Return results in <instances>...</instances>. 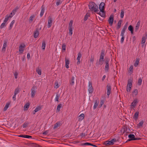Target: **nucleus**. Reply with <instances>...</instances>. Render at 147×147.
<instances>
[{"label": "nucleus", "instance_id": "49530a36", "mask_svg": "<svg viewBox=\"0 0 147 147\" xmlns=\"http://www.w3.org/2000/svg\"><path fill=\"white\" fill-rule=\"evenodd\" d=\"M127 128L125 127H123L121 130V131L123 132V134H125V132L126 131Z\"/></svg>", "mask_w": 147, "mask_h": 147}, {"label": "nucleus", "instance_id": "4c0bfd02", "mask_svg": "<svg viewBox=\"0 0 147 147\" xmlns=\"http://www.w3.org/2000/svg\"><path fill=\"white\" fill-rule=\"evenodd\" d=\"M69 34L71 36L73 34V28H69Z\"/></svg>", "mask_w": 147, "mask_h": 147}, {"label": "nucleus", "instance_id": "5701e85b", "mask_svg": "<svg viewBox=\"0 0 147 147\" xmlns=\"http://www.w3.org/2000/svg\"><path fill=\"white\" fill-rule=\"evenodd\" d=\"M20 137L26 138H32V137L31 136L27 135H20L18 136Z\"/></svg>", "mask_w": 147, "mask_h": 147}, {"label": "nucleus", "instance_id": "a878e982", "mask_svg": "<svg viewBox=\"0 0 147 147\" xmlns=\"http://www.w3.org/2000/svg\"><path fill=\"white\" fill-rule=\"evenodd\" d=\"M30 106V104L29 103L27 102L26 103L24 106V110L26 111L27 110L28 108Z\"/></svg>", "mask_w": 147, "mask_h": 147}, {"label": "nucleus", "instance_id": "412c9836", "mask_svg": "<svg viewBox=\"0 0 147 147\" xmlns=\"http://www.w3.org/2000/svg\"><path fill=\"white\" fill-rule=\"evenodd\" d=\"M46 42L45 40H43L41 46V48L42 50H45L46 47Z\"/></svg>", "mask_w": 147, "mask_h": 147}, {"label": "nucleus", "instance_id": "f03ea898", "mask_svg": "<svg viewBox=\"0 0 147 147\" xmlns=\"http://www.w3.org/2000/svg\"><path fill=\"white\" fill-rule=\"evenodd\" d=\"M105 55L104 51L103 50H102L98 65H101L102 64L103 62L104 61Z\"/></svg>", "mask_w": 147, "mask_h": 147}, {"label": "nucleus", "instance_id": "c756f323", "mask_svg": "<svg viewBox=\"0 0 147 147\" xmlns=\"http://www.w3.org/2000/svg\"><path fill=\"white\" fill-rule=\"evenodd\" d=\"M128 30L130 31L131 34L133 33V26L131 25H130L128 28Z\"/></svg>", "mask_w": 147, "mask_h": 147}, {"label": "nucleus", "instance_id": "f8f14e48", "mask_svg": "<svg viewBox=\"0 0 147 147\" xmlns=\"http://www.w3.org/2000/svg\"><path fill=\"white\" fill-rule=\"evenodd\" d=\"M78 56L77 58L78 61L77 63V64H79L80 63V59L82 56V55L81 53L79 52L78 53Z\"/></svg>", "mask_w": 147, "mask_h": 147}, {"label": "nucleus", "instance_id": "4be33fe9", "mask_svg": "<svg viewBox=\"0 0 147 147\" xmlns=\"http://www.w3.org/2000/svg\"><path fill=\"white\" fill-rule=\"evenodd\" d=\"M105 144L107 146L112 145L113 144V143L111 141H106L105 143Z\"/></svg>", "mask_w": 147, "mask_h": 147}, {"label": "nucleus", "instance_id": "13d9d810", "mask_svg": "<svg viewBox=\"0 0 147 147\" xmlns=\"http://www.w3.org/2000/svg\"><path fill=\"white\" fill-rule=\"evenodd\" d=\"M143 124V122L142 121H140L138 123V125L139 127L142 126Z\"/></svg>", "mask_w": 147, "mask_h": 147}, {"label": "nucleus", "instance_id": "cd10ccee", "mask_svg": "<svg viewBox=\"0 0 147 147\" xmlns=\"http://www.w3.org/2000/svg\"><path fill=\"white\" fill-rule=\"evenodd\" d=\"M60 97V94H59L58 93H57L56 94V97L55 98V101H57V102H59V100Z\"/></svg>", "mask_w": 147, "mask_h": 147}, {"label": "nucleus", "instance_id": "680f3d73", "mask_svg": "<svg viewBox=\"0 0 147 147\" xmlns=\"http://www.w3.org/2000/svg\"><path fill=\"white\" fill-rule=\"evenodd\" d=\"M86 135V134L85 133H82V134H81L80 136L82 137H84Z\"/></svg>", "mask_w": 147, "mask_h": 147}, {"label": "nucleus", "instance_id": "864d4df0", "mask_svg": "<svg viewBox=\"0 0 147 147\" xmlns=\"http://www.w3.org/2000/svg\"><path fill=\"white\" fill-rule=\"evenodd\" d=\"M66 49V45L63 44L62 47V50L63 51H65Z\"/></svg>", "mask_w": 147, "mask_h": 147}, {"label": "nucleus", "instance_id": "603ef678", "mask_svg": "<svg viewBox=\"0 0 147 147\" xmlns=\"http://www.w3.org/2000/svg\"><path fill=\"white\" fill-rule=\"evenodd\" d=\"M133 65H131L129 70V71L132 73L133 72Z\"/></svg>", "mask_w": 147, "mask_h": 147}, {"label": "nucleus", "instance_id": "72a5a7b5", "mask_svg": "<svg viewBox=\"0 0 147 147\" xmlns=\"http://www.w3.org/2000/svg\"><path fill=\"white\" fill-rule=\"evenodd\" d=\"M36 71L39 75H41V69H40L39 68H37L36 69Z\"/></svg>", "mask_w": 147, "mask_h": 147}, {"label": "nucleus", "instance_id": "dca6fc26", "mask_svg": "<svg viewBox=\"0 0 147 147\" xmlns=\"http://www.w3.org/2000/svg\"><path fill=\"white\" fill-rule=\"evenodd\" d=\"M12 17V16H11L10 15H6L3 22H4L6 23L8 21L9 18H11Z\"/></svg>", "mask_w": 147, "mask_h": 147}, {"label": "nucleus", "instance_id": "6ab92c4d", "mask_svg": "<svg viewBox=\"0 0 147 147\" xmlns=\"http://www.w3.org/2000/svg\"><path fill=\"white\" fill-rule=\"evenodd\" d=\"M139 58H136V61L134 64V65L135 67H136L137 66L139 63Z\"/></svg>", "mask_w": 147, "mask_h": 147}, {"label": "nucleus", "instance_id": "0eeeda50", "mask_svg": "<svg viewBox=\"0 0 147 147\" xmlns=\"http://www.w3.org/2000/svg\"><path fill=\"white\" fill-rule=\"evenodd\" d=\"M138 103V100L136 99L134 100L133 102L131 103V108H135L136 106Z\"/></svg>", "mask_w": 147, "mask_h": 147}, {"label": "nucleus", "instance_id": "bb28decb", "mask_svg": "<svg viewBox=\"0 0 147 147\" xmlns=\"http://www.w3.org/2000/svg\"><path fill=\"white\" fill-rule=\"evenodd\" d=\"M10 103L9 102H7L6 103V105L5 106L4 109L3 111H5L9 107V105H10Z\"/></svg>", "mask_w": 147, "mask_h": 147}, {"label": "nucleus", "instance_id": "ddd939ff", "mask_svg": "<svg viewBox=\"0 0 147 147\" xmlns=\"http://www.w3.org/2000/svg\"><path fill=\"white\" fill-rule=\"evenodd\" d=\"M105 3L104 2H101L99 6V9L100 11L104 10L105 9Z\"/></svg>", "mask_w": 147, "mask_h": 147}, {"label": "nucleus", "instance_id": "58836bf2", "mask_svg": "<svg viewBox=\"0 0 147 147\" xmlns=\"http://www.w3.org/2000/svg\"><path fill=\"white\" fill-rule=\"evenodd\" d=\"M61 106V104H59L58 105L57 108V111L59 112L60 111Z\"/></svg>", "mask_w": 147, "mask_h": 147}, {"label": "nucleus", "instance_id": "0e129e2a", "mask_svg": "<svg viewBox=\"0 0 147 147\" xmlns=\"http://www.w3.org/2000/svg\"><path fill=\"white\" fill-rule=\"evenodd\" d=\"M124 36H122V37L121 40V43H122L124 41Z\"/></svg>", "mask_w": 147, "mask_h": 147}, {"label": "nucleus", "instance_id": "473e14b6", "mask_svg": "<svg viewBox=\"0 0 147 147\" xmlns=\"http://www.w3.org/2000/svg\"><path fill=\"white\" fill-rule=\"evenodd\" d=\"M39 34V32L38 31H36L34 33V38H37Z\"/></svg>", "mask_w": 147, "mask_h": 147}, {"label": "nucleus", "instance_id": "6e6d98bb", "mask_svg": "<svg viewBox=\"0 0 147 147\" xmlns=\"http://www.w3.org/2000/svg\"><path fill=\"white\" fill-rule=\"evenodd\" d=\"M16 12V9H13L11 12L10 13V15H11V16H12L15 15V13Z\"/></svg>", "mask_w": 147, "mask_h": 147}, {"label": "nucleus", "instance_id": "c03bdc74", "mask_svg": "<svg viewBox=\"0 0 147 147\" xmlns=\"http://www.w3.org/2000/svg\"><path fill=\"white\" fill-rule=\"evenodd\" d=\"M94 56H91L90 60V62L92 63L94 62Z\"/></svg>", "mask_w": 147, "mask_h": 147}, {"label": "nucleus", "instance_id": "6e6552de", "mask_svg": "<svg viewBox=\"0 0 147 147\" xmlns=\"http://www.w3.org/2000/svg\"><path fill=\"white\" fill-rule=\"evenodd\" d=\"M53 20L51 17L49 16L48 18V23L47 24V28H49L51 27L52 23Z\"/></svg>", "mask_w": 147, "mask_h": 147}, {"label": "nucleus", "instance_id": "9b49d317", "mask_svg": "<svg viewBox=\"0 0 147 147\" xmlns=\"http://www.w3.org/2000/svg\"><path fill=\"white\" fill-rule=\"evenodd\" d=\"M109 61H106V65L105 67V71L106 72L108 71L109 68Z\"/></svg>", "mask_w": 147, "mask_h": 147}, {"label": "nucleus", "instance_id": "39448f33", "mask_svg": "<svg viewBox=\"0 0 147 147\" xmlns=\"http://www.w3.org/2000/svg\"><path fill=\"white\" fill-rule=\"evenodd\" d=\"M132 82L131 80H129L127 86V91L129 92L132 87Z\"/></svg>", "mask_w": 147, "mask_h": 147}, {"label": "nucleus", "instance_id": "7ed1b4c3", "mask_svg": "<svg viewBox=\"0 0 147 147\" xmlns=\"http://www.w3.org/2000/svg\"><path fill=\"white\" fill-rule=\"evenodd\" d=\"M37 88L36 86H33L31 89V96L32 97H34L36 92Z\"/></svg>", "mask_w": 147, "mask_h": 147}, {"label": "nucleus", "instance_id": "f3484780", "mask_svg": "<svg viewBox=\"0 0 147 147\" xmlns=\"http://www.w3.org/2000/svg\"><path fill=\"white\" fill-rule=\"evenodd\" d=\"M74 79L75 78L73 76L71 77V79L69 81L70 85L71 86H73L74 84Z\"/></svg>", "mask_w": 147, "mask_h": 147}, {"label": "nucleus", "instance_id": "423d86ee", "mask_svg": "<svg viewBox=\"0 0 147 147\" xmlns=\"http://www.w3.org/2000/svg\"><path fill=\"white\" fill-rule=\"evenodd\" d=\"M88 90L89 93L90 94L92 93L93 91V88L92 86V83L90 82H89L88 83Z\"/></svg>", "mask_w": 147, "mask_h": 147}, {"label": "nucleus", "instance_id": "79ce46f5", "mask_svg": "<svg viewBox=\"0 0 147 147\" xmlns=\"http://www.w3.org/2000/svg\"><path fill=\"white\" fill-rule=\"evenodd\" d=\"M44 12H45L44 8H43L41 10L40 14V15L41 17H42L44 13Z\"/></svg>", "mask_w": 147, "mask_h": 147}, {"label": "nucleus", "instance_id": "bf43d9fd", "mask_svg": "<svg viewBox=\"0 0 147 147\" xmlns=\"http://www.w3.org/2000/svg\"><path fill=\"white\" fill-rule=\"evenodd\" d=\"M89 16L86 14L84 16V21H86L88 19Z\"/></svg>", "mask_w": 147, "mask_h": 147}, {"label": "nucleus", "instance_id": "052dcab7", "mask_svg": "<svg viewBox=\"0 0 147 147\" xmlns=\"http://www.w3.org/2000/svg\"><path fill=\"white\" fill-rule=\"evenodd\" d=\"M28 125V124L27 123H25L22 126L23 128H25Z\"/></svg>", "mask_w": 147, "mask_h": 147}, {"label": "nucleus", "instance_id": "f257e3e1", "mask_svg": "<svg viewBox=\"0 0 147 147\" xmlns=\"http://www.w3.org/2000/svg\"><path fill=\"white\" fill-rule=\"evenodd\" d=\"M88 6L91 10L96 12L98 11V8L97 5L92 2L89 3Z\"/></svg>", "mask_w": 147, "mask_h": 147}, {"label": "nucleus", "instance_id": "f704fd0d", "mask_svg": "<svg viewBox=\"0 0 147 147\" xmlns=\"http://www.w3.org/2000/svg\"><path fill=\"white\" fill-rule=\"evenodd\" d=\"M41 109V107L40 106H38L35 108L34 110V112L36 113Z\"/></svg>", "mask_w": 147, "mask_h": 147}, {"label": "nucleus", "instance_id": "2f4dec72", "mask_svg": "<svg viewBox=\"0 0 147 147\" xmlns=\"http://www.w3.org/2000/svg\"><path fill=\"white\" fill-rule=\"evenodd\" d=\"M35 17V16L34 15H33L31 16L29 18V22L30 23H31L33 21L34 19V18Z\"/></svg>", "mask_w": 147, "mask_h": 147}, {"label": "nucleus", "instance_id": "de8ad7c7", "mask_svg": "<svg viewBox=\"0 0 147 147\" xmlns=\"http://www.w3.org/2000/svg\"><path fill=\"white\" fill-rule=\"evenodd\" d=\"M62 2V0H57L56 2V5L57 6L61 4Z\"/></svg>", "mask_w": 147, "mask_h": 147}, {"label": "nucleus", "instance_id": "338daca9", "mask_svg": "<svg viewBox=\"0 0 147 147\" xmlns=\"http://www.w3.org/2000/svg\"><path fill=\"white\" fill-rule=\"evenodd\" d=\"M111 141L113 143V144L115 142H116V139L114 138L112 139L111 140Z\"/></svg>", "mask_w": 147, "mask_h": 147}, {"label": "nucleus", "instance_id": "e2e57ef3", "mask_svg": "<svg viewBox=\"0 0 147 147\" xmlns=\"http://www.w3.org/2000/svg\"><path fill=\"white\" fill-rule=\"evenodd\" d=\"M14 75L15 78L16 79H17L18 78V73L17 72H16L14 73Z\"/></svg>", "mask_w": 147, "mask_h": 147}, {"label": "nucleus", "instance_id": "7c9ffc66", "mask_svg": "<svg viewBox=\"0 0 147 147\" xmlns=\"http://www.w3.org/2000/svg\"><path fill=\"white\" fill-rule=\"evenodd\" d=\"M99 103V102L97 100L95 101L94 105L93 106V109H95L96 108V107L98 106Z\"/></svg>", "mask_w": 147, "mask_h": 147}, {"label": "nucleus", "instance_id": "20e7f679", "mask_svg": "<svg viewBox=\"0 0 147 147\" xmlns=\"http://www.w3.org/2000/svg\"><path fill=\"white\" fill-rule=\"evenodd\" d=\"M25 47V45L24 43H22L20 45L19 48V53L21 54L23 53Z\"/></svg>", "mask_w": 147, "mask_h": 147}, {"label": "nucleus", "instance_id": "b1692460", "mask_svg": "<svg viewBox=\"0 0 147 147\" xmlns=\"http://www.w3.org/2000/svg\"><path fill=\"white\" fill-rule=\"evenodd\" d=\"M99 14L102 17H104L105 16V13L104 10L100 11Z\"/></svg>", "mask_w": 147, "mask_h": 147}, {"label": "nucleus", "instance_id": "8fccbe9b", "mask_svg": "<svg viewBox=\"0 0 147 147\" xmlns=\"http://www.w3.org/2000/svg\"><path fill=\"white\" fill-rule=\"evenodd\" d=\"M73 21L72 20H70L69 22V28H73L72 27V24H73Z\"/></svg>", "mask_w": 147, "mask_h": 147}, {"label": "nucleus", "instance_id": "3c124183", "mask_svg": "<svg viewBox=\"0 0 147 147\" xmlns=\"http://www.w3.org/2000/svg\"><path fill=\"white\" fill-rule=\"evenodd\" d=\"M19 91V88H16L15 90L14 94H18Z\"/></svg>", "mask_w": 147, "mask_h": 147}, {"label": "nucleus", "instance_id": "a19ab883", "mask_svg": "<svg viewBox=\"0 0 147 147\" xmlns=\"http://www.w3.org/2000/svg\"><path fill=\"white\" fill-rule=\"evenodd\" d=\"M121 22H122L121 20H119L118 22L117 23V29H119L120 28V27L121 26Z\"/></svg>", "mask_w": 147, "mask_h": 147}, {"label": "nucleus", "instance_id": "4d7b16f0", "mask_svg": "<svg viewBox=\"0 0 147 147\" xmlns=\"http://www.w3.org/2000/svg\"><path fill=\"white\" fill-rule=\"evenodd\" d=\"M59 87V86L58 85V82H56L55 83V88H57Z\"/></svg>", "mask_w": 147, "mask_h": 147}, {"label": "nucleus", "instance_id": "09e8293b", "mask_svg": "<svg viewBox=\"0 0 147 147\" xmlns=\"http://www.w3.org/2000/svg\"><path fill=\"white\" fill-rule=\"evenodd\" d=\"M124 16V11L123 10H121V13H120V17L121 18H123Z\"/></svg>", "mask_w": 147, "mask_h": 147}, {"label": "nucleus", "instance_id": "2eb2a0df", "mask_svg": "<svg viewBox=\"0 0 147 147\" xmlns=\"http://www.w3.org/2000/svg\"><path fill=\"white\" fill-rule=\"evenodd\" d=\"M62 125L61 123L59 121H58L54 125V127H53L54 129H55L57 128L58 127L61 126Z\"/></svg>", "mask_w": 147, "mask_h": 147}, {"label": "nucleus", "instance_id": "1a4fd4ad", "mask_svg": "<svg viewBox=\"0 0 147 147\" xmlns=\"http://www.w3.org/2000/svg\"><path fill=\"white\" fill-rule=\"evenodd\" d=\"M107 93L108 96H109L111 92V87L109 84L107 85Z\"/></svg>", "mask_w": 147, "mask_h": 147}, {"label": "nucleus", "instance_id": "a211bd4d", "mask_svg": "<svg viewBox=\"0 0 147 147\" xmlns=\"http://www.w3.org/2000/svg\"><path fill=\"white\" fill-rule=\"evenodd\" d=\"M140 21H139L137 23V24L136 25V26L135 28V31L136 32H137L138 31V29H139L140 24Z\"/></svg>", "mask_w": 147, "mask_h": 147}, {"label": "nucleus", "instance_id": "ea45409f", "mask_svg": "<svg viewBox=\"0 0 147 147\" xmlns=\"http://www.w3.org/2000/svg\"><path fill=\"white\" fill-rule=\"evenodd\" d=\"M6 47H7V42H4V43L3 45V48L2 49V50L3 51H5V49L6 48Z\"/></svg>", "mask_w": 147, "mask_h": 147}, {"label": "nucleus", "instance_id": "69168bd1", "mask_svg": "<svg viewBox=\"0 0 147 147\" xmlns=\"http://www.w3.org/2000/svg\"><path fill=\"white\" fill-rule=\"evenodd\" d=\"M90 144V143L88 142L84 143L82 144V145L87 146V145H89Z\"/></svg>", "mask_w": 147, "mask_h": 147}, {"label": "nucleus", "instance_id": "774afa93", "mask_svg": "<svg viewBox=\"0 0 147 147\" xmlns=\"http://www.w3.org/2000/svg\"><path fill=\"white\" fill-rule=\"evenodd\" d=\"M16 94H14V95H13V100H16Z\"/></svg>", "mask_w": 147, "mask_h": 147}, {"label": "nucleus", "instance_id": "4468645a", "mask_svg": "<svg viewBox=\"0 0 147 147\" xmlns=\"http://www.w3.org/2000/svg\"><path fill=\"white\" fill-rule=\"evenodd\" d=\"M113 22V16H111L109 19V24L111 26Z\"/></svg>", "mask_w": 147, "mask_h": 147}, {"label": "nucleus", "instance_id": "aec40b11", "mask_svg": "<svg viewBox=\"0 0 147 147\" xmlns=\"http://www.w3.org/2000/svg\"><path fill=\"white\" fill-rule=\"evenodd\" d=\"M65 67L67 68L69 67V59H65Z\"/></svg>", "mask_w": 147, "mask_h": 147}, {"label": "nucleus", "instance_id": "a18cd8bd", "mask_svg": "<svg viewBox=\"0 0 147 147\" xmlns=\"http://www.w3.org/2000/svg\"><path fill=\"white\" fill-rule=\"evenodd\" d=\"M138 115L139 112L138 111L136 112L134 114V117L136 119H137L138 117Z\"/></svg>", "mask_w": 147, "mask_h": 147}, {"label": "nucleus", "instance_id": "e433bc0d", "mask_svg": "<svg viewBox=\"0 0 147 147\" xmlns=\"http://www.w3.org/2000/svg\"><path fill=\"white\" fill-rule=\"evenodd\" d=\"M6 26V23L5 22H3L0 25V28L1 29H2L5 27Z\"/></svg>", "mask_w": 147, "mask_h": 147}, {"label": "nucleus", "instance_id": "5fc2aeb1", "mask_svg": "<svg viewBox=\"0 0 147 147\" xmlns=\"http://www.w3.org/2000/svg\"><path fill=\"white\" fill-rule=\"evenodd\" d=\"M142 80L141 78H140L139 79L138 81V84L139 85H141L142 84Z\"/></svg>", "mask_w": 147, "mask_h": 147}, {"label": "nucleus", "instance_id": "c9c22d12", "mask_svg": "<svg viewBox=\"0 0 147 147\" xmlns=\"http://www.w3.org/2000/svg\"><path fill=\"white\" fill-rule=\"evenodd\" d=\"M138 90L137 89H135L133 92V95L136 96L138 94Z\"/></svg>", "mask_w": 147, "mask_h": 147}, {"label": "nucleus", "instance_id": "37998d69", "mask_svg": "<svg viewBox=\"0 0 147 147\" xmlns=\"http://www.w3.org/2000/svg\"><path fill=\"white\" fill-rule=\"evenodd\" d=\"M146 38L145 37H144L142 38L141 43L142 46H143L144 45V44L146 42Z\"/></svg>", "mask_w": 147, "mask_h": 147}, {"label": "nucleus", "instance_id": "c85d7f7f", "mask_svg": "<svg viewBox=\"0 0 147 147\" xmlns=\"http://www.w3.org/2000/svg\"><path fill=\"white\" fill-rule=\"evenodd\" d=\"M15 22V20H13L12 21V22H11L9 26V30L11 29L12 28Z\"/></svg>", "mask_w": 147, "mask_h": 147}, {"label": "nucleus", "instance_id": "9d476101", "mask_svg": "<svg viewBox=\"0 0 147 147\" xmlns=\"http://www.w3.org/2000/svg\"><path fill=\"white\" fill-rule=\"evenodd\" d=\"M128 137L130 138V140H140V138H135L134 134H129L128 135Z\"/></svg>", "mask_w": 147, "mask_h": 147}, {"label": "nucleus", "instance_id": "393cba45", "mask_svg": "<svg viewBox=\"0 0 147 147\" xmlns=\"http://www.w3.org/2000/svg\"><path fill=\"white\" fill-rule=\"evenodd\" d=\"M84 114H81L78 117V119L79 121L82 120L84 118Z\"/></svg>", "mask_w": 147, "mask_h": 147}]
</instances>
